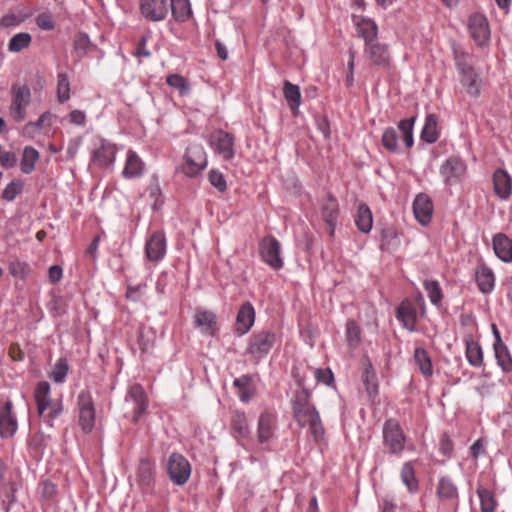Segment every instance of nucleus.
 I'll use <instances>...</instances> for the list:
<instances>
[{
    "instance_id": "1",
    "label": "nucleus",
    "mask_w": 512,
    "mask_h": 512,
    "mask_svg": "<svg viewBox=\"0 0 512 512\" xmlns=\"http://www.w3.org/2000/svg\"><path fill=\"white\" fill-rule=\"evenodd\" d=\"M298 385L301 389L295 392L292 399L293 417L301 428L309 426L315 441H319L324 436L319 412L311 401L310 391L304 387L301 380H298Z\"/></svg>"
},
{
    "instance_id": "2",
    "label": "nucleus",
    "mask_w": 512,
    "mask_h": 512,
    "mask_svg": "<svg viewBox=\"0 0 512 512\" xmlns=\"http://www.w3.org/2000/svg\"><path fill=\"white\" fill-rule=\"evenodd\" d=\"M277 342L276 334L271 330L254 332L248 339L246 354L259 362L271 352Z\"/></svg>"
},
{
    "instance_id": "3",
    "label": "nucleus",
    "mask_w": 512,
    "mask_h": 512,
    "mask_svg": "<svg viewBox=\"0 0 512 512\" xmlns=\"http://www.w3.org/2000/svg\"><path fill=\"white\" fill-rule=\"evenodd\" d=\"M147 408L148 399L143 387L138 383L130 385L125 396V417L137 423Z\"/></svg>"
},
{
    "instance_id": "4",
    "label": "nucleus",
    "mask_w": 512,
    "mask_h": 512,
    "mask_svg": "<svg viewBox=\"0 0 512 512\" xmlns=\"http://www.w3.org/2000/svg\"><path fill=\"white\" fill-rule=\"evenodd\" d=\"M90 164L99 168L113 167L116 161L117 147L102 137L93 140Z\"/></svg>"
},
{
    "instance_id": "5",
    "label": "nucleus",
    "mask_w": 512,
    "mask_h": 512,
    "mask_svg": "<svg viewBox=\"0 0 512 512\" xmlns=\"http://www.w3.org/2000/svg\"><path fill=\"white\" fill-rule=\"evenodd\" d=\"M76 407L82 431L90 433L95 427L96 413L92 395L88 390H82L78 394Z\"/></svg>"
},
{
    "instance_id": "6",
    "label": "nucleus",
    "mask_w": 512,
    "mask_h": 512,
    "mask_svg": "<svg viewBox=\"0 0 512 512\" xmlns=\"http://www.w3.org/2000/svg\"><path fill=\"white\" fill-rule=\"evenodd\" d=\"M31 102V90L28 85L13 84L11 87V104L9 114L16 122L26 118V108Z\"/></svg>"
},
{
    "instance_id": "7",
    "label": "nucleus",
    "mask_w": 512,
    "mask_h": 512,
    "mask_svg": "<svg viewBox=\"0 0 512 512\" xmlns=\"http://www.w3.org/2000/svg\"><path fill=\"white\" fill-rule=\"evenodd\" d=\"M466 173L467 164L459 156L448 157L439 167V174L446 186L462 182Z\"/></svg>"
},
{
    "instance_id": "8",
    "label": "nucleus",
    "mask_w": 512,
    "mask_h": 512,
    "mask_svg": "<svg viewBox=\"0 0 512 512\" xmlns=\"http://www.w3.org/2000/svg\"><path fill=\"white\" fill-rule=\"evenodd\" d=\"M166 472L173 484L182 486L190 478L191 465L181 453L173 452L168 457Z\"/></svg>"
},
{
    "instance_id": "9",
    "label": "nucleus",
    "mask_w": 512,
    "mask_h": 512,
    "mask_svg": "<svg viewBox=\"0 0 512 512\" xmlns=\"http://www.w3.org/2000/svg\"><path fill=\"white\" fill-rule=\"evenodd\" d=\"M183 172L190 178L197 176L207 166V155L204 147L198 143L190 144L184 155Z\"/></svg>"
},
{
    "instance_id": "10",
    "label": "nucleus",
    "mask_w": 512,
    "mask_h": 512,
    "mask_svg": "<svg viewBox=\"0 0 512 512\" xmlns=\"http://www.w3.org/2000/svg\"><path fill=\"white\" fill-rule=\"evenodd\" d=\"M259 255L261 260L273 270H280L284 266L281 256V244L274 236H266L259 242Z\"/></svg>"
},
{
    "instance_id": "11",
    "label": "nucleus",
    "mask_w": 512,
    "mask_h": 512,
    "mask_svg": "<svg viewBox=\"0 0 512 512\" xmlns=\"http://www.w3.org/2000/svg\"><path fill=\"white\" fill-rule=\"evenodd\" d=\"M406 436L395 419H388L383 425V443L390 453L400 454L405 448Z\"/></svg>"
},
{
    "instance_id": "12",
    "label": "nucleus",
    "mask_w": 512,
    "mask_h": 512,
    "mask_svg": "<svg viewBox=\"0 0 512 512\" xmlns=\"http://www.w3.org/2000/svg\"><path fill=\"white\" fill-rule=\"evenodd\" d=\"M436 497L444 505L457 511L460 503V495L457 485L449 476L439 478L436 487Z\"/></svg>"
},
{
    "instance_id": "13",
    "label": "nucleus",
    "mask_w": 512,
    "mask_h": 512,
    "mask_svg": "<svg viewBox=\"0 0 512 512\" xmlns=\"http://www.w3.org/2000/svg\"><path fill=\"white\" fill-rule=\"evenodd\" d=\"M364 55L371 67L388 69L391 63L389 46L378 40L364 45Z\"/></svg>"
},
{
    "instance_id": "14",
    "label": "nucleus",
    "mask_w": 512,
    "mask_h": 512,
    "mask_svg": "<svg viewBox=\"0 0 512 512\" xmlns=\"http://www.w3.org/2000/svg\"><path fill=\"white\" fill-rule=\"evenodd\" d=\"M209 144L213 152L223 160L229 161L234 155V137L223 130L213 132L209 137Z\"/></svg>"
},
{
    "instance_id": "15",
    "label": "nucleus",
    "mask_w": 512,
    "mask_h": 512,
    "mask_svg": "<svg viewBox=\"0 0 512 512\" xmlns=\"http://www.w3.org/2000/svg\"><path fill=\"white\" fill-rule=\"evenodd\" d=\"M167 252V241L164 232H153L145 243V256L151 262H160Z\"/></svg>"
},
{
    "instance_id": "16",
    "label": "nucleus",
    "mask_w": 512,
    "mask_h": 512,
    "mask_svg": "<svg viewBox=\"0 0 512 512\" xmlns=\"http://www.w3.org/2000/svg\"><path fill=\"white\" fill-rule=\"evenodd\" d=\"M167 0H140L139 10L141 15L150 22L163 21L168 15Z\"/></svg>"
},
{
    "instance_id": "17",
    "label": "nucleus",
    "mask_w": 512,
    "mask_h": 512,
    "mask_svg": "<svg viewBox=\"0 0 512 512\" xmlns=\"http://www.w3.org/2000/svg\"><path fill=\"white\" fill-rule=\"evenodd\" d=\"M18 429L17 417L13 412V403L7 400L0 406V436L2 438H11Z\"/></svg>"
},
{
    "instance_id": "18",
    "label": "nucleus",
    "mask_w": 512,
    "mask_h": 512,
    "mask_svg": "<svg viewBox=\"0 0 512 512\" xmlns=\"http://www.w3.org/2000/svg\"><path fill=\"white\" fill-rule=\"evenodd\" d=\"M469 30L472 38L478 45H484L490 39L488 20L483 14L475 13L470 16Z\"/></svg>"
},
{
    "instance_id": "19",
    "label": "nucleus",
    "mask_w": 512,
    "mask_h": 512,
    "mask_svg": "<svg viewBox=\"0 0 512 512\" xmlns=\"http://www.w3.org/2000/svg\"><path fill=\"white\" fill-rule=\"evenodd\" d=\"M277 417L274 413L265 410L258 419L257 437L259 443H267L275 437Z\"/></svg>"
},
{
    "instance_id": "20",
    "label": "nucleus",
    "mask_w": 512,
    "mask_h": 512,
    "mask_svg": "<svg viewBox=\"0 0 512 512\" xmlns=\"http://www.w3.org/2000/svg\"><path fill=\"white\" fill-rule=\"evenodd\" d=\"M413 213L421 225H427L432 218L433 203L431 198L424 193L418 194L413 202Z\"/></svg>"
},
{
    "instance_id": "21",
    "label": "nucleus",
    "mask_w": 512,
    "mask_h": 512,
    "mask_svg": "<svg viewBox=\"0 0 512 512\" xmlns=\"http://www.w3.org/2000/svg\"><path fill=\"white\" fill-rule=\"evenodd\" d=\"M396 318L410 332L416 331L417 309L410 300H404L396 309Z\"/></svg>"
},
{
    "instance_id": "22",
    "label": "nucleus",
    "mask_w": 512,
    "mask_h": 512,
    "mask_svg": "<svg viewBox=\"0 0 512 512\" xmlns=\"http://www.w3.org/2000/svg\"><path fill=\"white\" fill-rule=\"evenodd\" d=\"M255 322V310L250 302H245L236 316L235 331L243 336L250 331Z\"/></svg>"
},
{
    "instance_id": "23",
    "label": "nucleus",
    "mask_w": 512,
    "mask_h": 512,
    "mask_svg": "<svg viewBox=\"0 0 512 512\" xmlns=\"http://www.w3.org/2000/svg\"><path fill=\"white\" fill-rule=\"evenodd\" d=\"M493 189L501 200H507L512 194V178L505 169L498 168L493 173Z\"/></svg>"
},
{
    "instance_id": "24",
    "label": "nucleus",
    "mask_w": 512,
    "mask_h": 512,
    "mask_svg": "<svg viewBox=\"0 0 512 512\" xmlns=\"http://www.w3.org/2000/svg\"><path fill=\"white\" fill-rule=\"evenodd\" d=\"M233 386L237 390L239 400L243 403L250 402L256 394L253 376L249 374H243L240 377L235 378Z\"/></svg>"
},
{
    "instance_id": "25",
    "label": "nucleus",
    "mask_w": 512,
    "mask_h": 512,
    "mask_svg": "<svg viewBox=\"0 0 512 512\" xmlns=\"http://www.w3.org/2000/svg\"><path fill=\"white\" fill-rule=\"evenodd\" d=\"M144 169L145 163L140 156L135 151L128 150L122 176L125 179L139 178L143 175Z\"/></svg>"
},
{
    "instance_id": "26",
    "label": "nucleus",
    "mask_w": 512,
    "mask_h": 512,
    "mask_svg": "<svg viewBox=\"0 0 512 512\" xmlns=\"http://www.w3.org/2000/svg\"><path fill=\"white\" fill-rule=\"evenodd\" d=\"M475 280L478 286V289L483 294H489L493 291L495 287V275L492 269H490L486 264L480 263L475 271Z\"/></svg>"
},
{
    "instance_id": "27",
    "label": "nucleus",
    "mask_w": 512,
    "mask_h": 512,
    "mask_svg": "<svg viewBox=\"0 0 512 512\" xmlns=\"http://www.w3.org/2000/svg\"><path fill=\"white\" fill-rule=\"evenodd\" d=\"M492 244L499 259L506 263L512 262V239L503 233H498L493 236Z\"/></svg>"
},
{
    "instance_id": "28",
    "label": "nucleus",
    "mask_w": 512,
    "mask_h": 512,
    "mask_svg": "<svg viewBox=\"0 0 512 512\" xmlns=\"http://www.w3.org/2000/svg\"><path fill=\"white\" fill-rule=\"evenodd\" d=\"M459 81L469 96L473 98L480 96L482 79L475 69L459 74Z\"/></svg>"
},
{
    "instance_id": "29",
    "label": "nucleus",
    "mask_w": 512,
    "mask_h": 512,
    "mask_svg": "<svg viewBox=\"0 0 512 512\" xmlns=\"http://www.w3.org/2000/svg\"><path fill=\"white\" fill-rule=\"evenodd\" d=\"M356 31L365 45L378 40V26L371 18L361 17L356 23Z\"/></svg>"
},
{
    "instance_id": "30",
    "label": "nucleus",
    "mask_w": 512,
    "mask_h": 512,
    "mask_svg": "<svg viewBox=\"0 0 512 512\" xmlns=\"http://www.w3.org/2000/svg\"><path fill=\"white\" fill-rule=\"evenodd\" d=\"M137 480L143 490H149L154 483V465L146 457L140 460L137 469Z\"/></svg>"
},
{
    "instance_id": "31",
    "label": "nucleus",
    "mask_w": 512,
    "mask_h": 512,
    "mask_svg": "<svg viewBox=\"0 0 512 512\" xmlns=\"http://www.w3.org/2000/svg\"><path fill=\"white\" fill-rule=\"evenodd\" d=\"M283 96L292 114L296 115L298 113L299 106L301 105L300 87L288 80H285L283 83Z\"/></svg>"
},
{
    "instance_id": "32",
    "label": "nucleus",
    "mask_w": 512,
    "mask_h": 512,
    "mask_svg": "<svg viewBox=\"0 0 512 512\" xmlns=\"http://www.w3.org/2000/svg\"><path fill=\"white\" fill-rule=\"evenodd\" d=\"M37 411L40 416L50 407L52 399L50 397V384L46 381L39 382L34 392Z\"/></svg>"
},
{
    "instance_id": "33",
    "label": "nucleus",
    "mask_w": 512,
    "mask_h": 512,
    "mask_svg": "<svg viewBox=\"0 0 512 512\" xmlns=\"http://www.w3.org/2000/svg\"><path fill=\"white\" fill-rule=\"evenodd\" d=\"M465 355L468 363L473 367L483 365V351L480 344L472 338L465 339Z\"/></svg>"
},
{
    "instance_id": "34",
    "label": "nucleus",
    "mask_w": 512,
    "mask_h": 512,
    "mask_svg": "<svg viewBox=\"0 0 512 512\" xmlns=\"http://www.w3.org/2000/svg\"><path fill=\"white\" fill-rule=\"evenodd\" d=\"M171 11L177 22H186L192 16L190 0H170Z\"/></svg>"
},
{
    "instance_id": "35",
    "label": "nucleus",
    "mask_w": 512,
    "mask_h": 512,
    "mask_svg": "<svg viewBox=\"0 0 512 512\" xmlns=\"http://www.w3.org/2000/svg\"><path fill=\"white\" fill-rule=\"evenodd\" d=\"M355 224L362 233H369L373 225V217L370 208L366 204H360L355 216Z\"/></svg>"
},
{
    "instance_id": "36",
    "label": "nucleus",
    "mask_w": 512,
    "mask_h": 512,
    "mask_svg": "<svg viewBox=\"0 0 512 512\" xmlns=\"http://www.w3.org/2000/svg\"><path fill=\"white\" fill-rule=\"evenodd\" d=\"M362 382L365 390L371 399L378 395V380L377 375L370 363H368L362 374Z\"/></svg>"
},
{
    "instance_id": "37",
    "label": "nucleus",
    "mask_w": 512,
    "mask_h": 512,
    "mask_svg": "<svg viewBox=\"0 0 512 512\" xmlns=\"http://www.w3.org/2000/svg\"><path fill=\"white\" fill-rule=\"evenodd\" d=\"M439 138V132L437 128V117L434 114L426 116L425 124L421 132V139L426 143H435Z\"/></svg>"
},
{
    "instance_id": "38",
    "label": "nucleus",
    "mask_w": 512,
    "mask_h": 512,
    "mask_svg": "<svg viewBox=\"0 0 512 512\" xmlns=\"http://www.w3.org/2000/svg\"><path fill=\"white\" fill-rule=\"evenodd\" d=\"M39 152L32 146H26L23 149L20 168L24 174H30L35 168L36 162L39 160Z\"/></svg>"
},
{
    "instance_id": "39",
    "label": "nucleus",
    "mask_w": 512,
    "mask_h": 512,
    "mask_svg": "<svg viewBox=\"0 0 512 512\" xmlns=\"http://www.w3.org/2000/svg\"><path fill=\"white\" fill-rule=\"evenodd\" d=\"M453 59H454L458 74L468 72V71H471L474 69L472 55L465 52L464 50H462L460 48H457V47L453 48Z\"/></svg>"
},
{
    "instance_id": "40",
    "label": "nucleus",
    "mask_w": 512,
    "mask_h": 512,
    "mask_svg": "<svg viewBox=\"0 0 512 512\" xmlns=\"http://www.w3.org/2000/svg\"><path fill=\"white\" fill-rule=\"evenodd\" d=\"M338 215V202L331 194H328L322 206V218L326 224H333L336 223Z\"/></svg>"
},
{
    "instance_id": "41",
    "label": "nucleus",
    "mask_w": 512,
    "mask_h": 512,
    "mask_svg": "<svg viewBox=\"0 0 512 512\" xmlns=\"http://www.w3.org/2000/svg\"><path fill=\"white\" fill-rule=\"evenodd\" d=\"M32 36L28 32H19L13 35L8 42V51L19 53L31 45Z\"/></svg>"
},
{
    "instance_id": "42",
    "label": "nucleus",
    "mask_w": 512,
    "mask_h": 512,
    "mask_svg": "<svg viewBox=\"0 0 512 512\" xmlns=\"http://www.w3.org/2000/svg\"><path fill=\"white\" fill-rule=\"evenodd\" d=\"M494 354L497 361L498 366L504 373L512 372V357L511 354L505 344L495 346Z\"/></svg>"
},
{
    "instance_id": "43",
    "label": "nucleus",
    "mask_w": 512,
    "mask_h": 512,
    "mask_svg": "<svg viewBox=\"0 0 512 512\" xmlns=\"http://www.w3.org/2000/svg\"><path fill=\"white\" fill-rule=\"evenodd\" d=\"M232 430L237 437L247 438L250 434L245 413L235 412L231 420Z\"/></svg>"
},
{
    "instance_id": "44",
    "label": "nucleus",
    "mask_w": 512,
    "mask_h": 512,
    "mask_svg": "<svg viewBox=\"0 0 512 512\" xmlns=\"http://www.w3.org/2000/svg\"><path fill=\"white\" fill-rule=\"evenodd\" d=\"M401 480L410 493H415L418 490V481L415 477V471L411 462L403 464L401 469Z\"/></svg>"
},
{
    "instance_id": "45",
    "label": "nucleus",
    "mask_w": 512,
    "mask_h": 512,
    "mask_svg": "<svg viewBox=\"0 0 512 512\" xmlns=\"http://www.w3.org/2000/svg\"><path fill=\"white\" fill-rule=\"evenodd\" d=\"M480 499V508L482 512H494L496 509V500L491 490L479 486L476 490Z\"/></svg>"
},
{
    "instance_id": "46",
    "label": "nucleus",
    "mask_w": 512,
    "mask_h": 512,
    "mask_svg": "<svg viewBox=\"0 0 512 512\" xmlns=\"http://www.w3.org/2000/svg\"><path fill=\"white\" fill-rule=\"evenodd\" d=\"M195 323L204 332L213 334L216 325V316L209 311H198L195 315Z\"/></svg>"
},
{
    "instance_id": "47",
    "label": "nucleus",
    "mask_w": 512,
    "mask_h": 512,
    "mask_svg": "<svg viewBox=\"0 0 512 512\" xmlns=\"http://www.w3.org/2000/svg\"><path fill=\"white\" fill-rule=\"evenodd\" d=\"M91 46L92 44L88 34L80 32L75 36L73 50L79 60L87 55Z\"/></svg>"
},
{
    "instance_id": "48",
    "label": "nucleus",
    "mask_w": 512,
    "mask_h": 512,
    "mask_svg": "<svg viewBox=\"0 0 512 512\" xmlns=\"http://www.w3.org/2000/svg\"><path fill=\"white\" fill-rule=\"evenodd\" d=\"M414 359L420 371L425 376H431L433 373L431 359L424 348L418 347L414 351Z\"/></svg>"
},
{
    "instance_id": "49",
    "label": "nucleus",
    "mask_w": 512,
    "mask_h": 512,
    "mask_svg": "<svg viewBox=\"0 0 512 512\" xmlns=\"http://www.w3.org/2000/svg\"><path fill=\"white\" fill-rule=\"evenodd\" d=\"M70 81L69 77L66 73H58L57 75V99L60 103L67 102L71 95H70Z\"/></svg>"
},
{
    "instance_id": "50",
    "label": "nucleus",
    "mask_w": 512,
    "mask_h": 512,
    "mask_svg": "<svg viewBox=\"0 0 512 512\" xmlns=\"http://www.w3.org/2000/svg\"><path fill=\"white\" fill-rule=\"evenodd\" d=\"M69 371V365L65 358H59L49 373V378L55 383H63Z\"/></svg>"
},
{
    "instance_id": "51",
    "label": "nucleus",
    "mask_w": 512,
    "mask_h": 512,
    "mask_svg": "<svg viewBox=\"0 0 512 512\" xmlns=\"http://www.w3.org/2000/svg\"><path fill=\"white\" fill-rule=\"evenodd\" d=\"M346 340L351 348H356L361 342V330L354 320L346 322Z\"/></svg>"
},
{
    "instance_id": "52",
    "label": "nucleus",
    "mask_w": 512,
    "mask_h": 512,
    "mask_svg": "<svg viewBox=\"0 0 512 512\" xmlns=\"http://www.w3.org/2000/svg\"><path fill=\"white\" fill-rule=\"evenodd\" d=\"M23 183L20 180L9 182L2 191L1 197L7 202L13 201L23 191Z\"/></svg>"
},
{
    "instance_id": "53",
    "label": "nucleus",
    "mask_w": 512,
    "mask_h": 512,
    "mask_svg": "<svg viewBox=\"0 0 512 512\" xmlns=\"http://www.w3.org/2000/svg\"><path fill=\"white\" fill-rule=\"evenodd\" d=\"M424 288L428 294L430 302L433 305H438L442 300V292L439 282L436 280H425Z\"/></svg>"
},
{
    "instance_id": "54",
    "label": "nucleus",
    "mask_w": 512,
    "mask_h": 512,
    "mask_svg": "<svg viewBox=\"0 0 512 512\" xmlns=\"http://www.w3.org/2000/svg\"><path fill=\"white\" fill-rule=\"evenodd\" d=\"M382 145L390 152L398 151V135L394 128L385 129L382 135Z\"/></svg>"
},
{
    "instance_id": "55",
    "label": "nucleus",
    "mask_w": 512,
    "mask_h": 512,
    "mask_svg": "<svg viewBox=\"0 0 512 512\" xmlns=\"http://www.w3.org/2000/svg\"><path fill=\"white\" fill-rule=\"evenodd\" d=\"M166 83L175 89H177L181 95H185L189 92V84L187 80L180 74H170Z\"/></svg>"
},
{
    "instance_id": "56",
    "label": "nucleus",
    "mask_w": 512,
    "mask_h": 512,
    "mask_svg": "<svg viewBox=\"0 0 512 512\" xmlns=\"http://www.w3.org/2000/svg\"><path fill=\"white\" fill-rule=\"evenodd\" d=\"M30 17V14H6L0 19V27L3 28H12L21 25L27 18Z\"/></svg>"
},
{
    "instance_id": "57",
    "label": "nucleus",
    "mask_w": 512,
    "mask_h": 512,
    "mask_svg": "<svg viewBox=\"0 0 512 512\" xmlns=\"http://www.w3.org/2000/svg\"><path fill=\"white\" fill-rule=\"evenodd\" d=\"M8 269H9V273L13 277H18V278L23 279L26 277V275L29 272V265L25 262H22V261L16 259L9 263Z\"/></svg>"
},
{
    "instance_id": "58",
    "label": "nucleus",
    "mask_w": 512,
    "mask_h": 512,
    "mask_svg": "<svg viewBox=\"0 0 512 512\" xmlns=\"http://www.w3.org/2000/svg\"><path fill=\"white\" fill-rule=\"evenodd\" d=\"M147 192L150 200H152V208L156 210L163 204L162 191L158 182L150 183Z\"/></svg>"
},
{
    "instance_id": "59",
    "label": "nucleus",
    "mask_w": 512,
    "mask_h": 512,
    "mask_svg": "<svg viewBox=\"0 0 512 512\" xmlns=\"http://www.w3.org/2000/svg\"><path fill=\"white\" fill-rule=\"evenodd\" d=\"M36 25L44 31H51L55 28V22L50 12H42L35 18Z\"/></svg>"
},
{
    "instance_id": "60",
    "label": "nucleus",
    "mask_w": 512,
    "mask_h": 512,
    "mask_svg": "<svg viewBox=\"0 0 512 512\" xmlns=\"http://www.w3.org/2000/svg\"><path fill=\"white\" fill-rule=\"evenodd\" d=\"M208 179L210 184L213 187H215L218 191L224 192L227 189L225 177L221 172L214 169L211 170L209 172Z\"/></svg>"
},
{
    "instance_id": "61",
    "label": "nucleus",
    "mask_w": 512,
    "mask_h": 512,
    "mask_svg": "<svg viewBox=\"0 0 512 512\" xmlns=\"http://www.w3.org/2000/svg\"><path fill=\"white\" fill-rule=\"evenodd\" d=\"M41 496L46 500H52L57 495V486L50 480H44L40 483Z\"/></svg>"
},
{
    "instance_id": "62",
    "label": "nucleus",
    "mask_w": 512,
    "mask_h": 512,
    "mask_svg": "<svg viewBox=\"0 0 512 512\" xmlns=\"http://www.w3.org/2000/svg\"><path fill=\"white\" fill-rule=\"evenodd\" d=\"M146 288V284L128 285L125 294L126 299L137 302L141 299Z\"/></svg>"
},
{
    "instance_id": "63",
    "label": "nucleus",
    "mask_w": 512,
    "mask_h": 512,
    "mask_svg": "<svg viewBox=\"0 0 512 512\" xmlns=\"http://www.w3.org/2000/svg\"><path fill=\"white\" fill-rule=\"evenodd\" d=\"M315 378L318 382L330 386L334 381V374L329 368H317L314 371Z\"/></svg>"
},
{
    "instance_id": "64",
    "label": "nucleus",
    "mask_w": 512,
    "mask_h": 512,
    "mask_svg": "<svg viewBox=\"0 0 512 512\" xmlns=\"http://www.w3.org/2000/svg\"><path fill=\"white\" fill-rule=\"evenodd\" d=\"M148 38L147 35L141 36L133 52V55L137 57L139 61L141 58H149L151 56V52L147 49Z\"/></svg>"
}]
</instances>
